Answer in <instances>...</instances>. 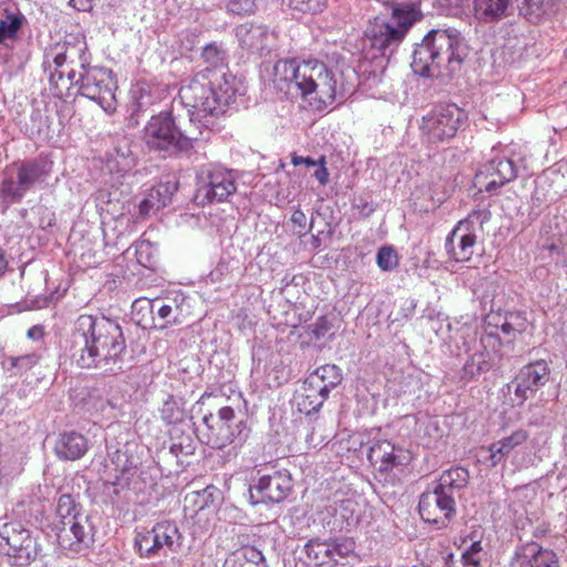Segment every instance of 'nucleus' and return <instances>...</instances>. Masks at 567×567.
Listing matches in <instances>:
<instances>
[{
	"mask_svg": "<svg viewBox=\"0 0 567 567\" xmlns=\"http://www.w3.org/2000/svg\"><path fill=\"white\" fill-rule=\"evenodd\" d=\"M202 56L207 66L179 89L178 96L190 117L195 112L218 116L240 93L241 83L228 72L226 52L217 43L205 45Z\"/></svg>",
	"mask_w": 567,
	"mask_h": 567,
	"instance_id": "nucleus-1",
	"label": "nucleus"
},
{
	"mask_svg": "<svg viewBox=\"0 0 567 567\" xmlns=\"http://www.w3.org/2000/svg\"><path fill=\"white\" fill-rule=\"evenodd\" d=\"M126 342L122 327L101 315H81L71 334L70 357L82 369L114 371L122 362Z\"/></svg>",
	"mask_w": 567,
	"mask_h": 567,
	"instance_id": "nucleus-2",
	"label": "nucleus"
},
{
	"mask_svg": "<svg viewBox=\"0 0 567 567\" xmlns=\"http://www.w3.org/2000/svg\"><path fill=\"white\" fill-rule=\"evenodd\" d=\"M274 83L281 91H290L293 86L302 99L315 102L319 110L343 101L353 90L342 71L318 60H279L274 65Z\"/></svg>",
	"mask_w": 567,
	"mask_h": 567,
	"instance_id": "nucleus-3",
	"label": "nucleus"
},
{
	"mask_svg": "<svg viewBox=\"0 0 567 567\" xmlns=\"http://www.w3.org/2000/svg\"><path fill=\"white\" fill-rule=\"evenodd\" d=\"M467 54L468 47L458 30H432L414 49L411 66L424 78L451 76L461 70Z\"/></svg>",
	"mask_w": 567,
	"mask_h": 567,
	"instance_id": "nucleus-4",
	"label": "nucleus"
},
{
	"mask_svg": "<svg viewBox=\"0 0 567 567\" xmlns=\"http://www.w3.org/2000/svg\"><path fill=\"white\" fill-rule=\"evenodd\" d=\"M52 162L44 157L14 162L0 174V206L3 210L20 204L24 196L44 184L51 175Z\"/></svg>",
	"mask_w": 567,
	"mask_h": 567,
	"instance_id": "nucleus-5",
	"label": "nucleus"
},
{
	"mask_svg": "<svg viewBox=\"0 0 567 567\" xmlns=\"http://www.w3.org/2000/svg\"><path fill=\"white\" fill-rule=\"evenodd\" d=\"M197 140L192 132L176 123L172 111H163L153 115L144 127V141L150 150L163 153L164 156L177 155L193 147Z\"/></svg>",
	"mask_w": 567,
	"mask_h": 567,
	"instance_id": "nucleus-6",
	"label": "nucleus"
},
{
	"mask_svg": "<svg viewBox=\"0 0 567 567\" xmlns=\"http://www.w3.org/2000/svg\"><path fill=\"white\" fill-rule=\"evenodd\" d=\"M66 82L79 85L80 94L96 102L105 112L115 111L117 82L111 69L90 66L79 72L76 78V70L71 68L68 70Z\"/></svg>",
	"mask_w": 567,
	"mask_h": 567,
	"instance_id": "nucleus-7",
	"label": "nucleus"
},
{
	"mask_svg": "<svg viewBox=\"0 0 567 567\" xmlns=\"http://www.w3.org/2000/svg\"><path fill=\"white\" fill-rule=\"evenodd\" d=\"M198 432L199 440L214 449L241 444L248 436L246 422L238 420L230 406L219 409L216 415H204Z\"/></svg>",
	"mask_w": 567,
	"mask_h": 567,
	"instance_id": "nucleus-8",
	"label": "nucleus"
},
{
	"mask_svg": "<svg viewBox=\"0 0 567 567\" xmlns=\"http://www.w3.org/2000/svg\"><path fill=\"white\" fill-rule=\"evenodd\" d=\"M499 319V316L487 317V328L478 341L475 334H467V338L464 339V350L466 353H471L463 367L464 378L474 379L493 368L494 355L499 350L502 341L498 334L488 328L492 326L497 328Z\"/></svg>",
	"mask_w": 567,
	"mask_h": 567,
	"instance_id": "nucleus-9",
	"label": "nucleus"
},
{
	"mask_svg": "<svg viewBox=\"0 0 567 567\" xmlns=\"http://www.w3.org/2000/svg\"><path fill=\"white\" fill-rule=\"evenodd\" d=\"M467 116L456 104H442L422 117L420 125L423 143L436 146L452 140Z\"/></svg>",
	"mask_w": 567,
	"mask_h": 567,
	"instance_id": "nucleus-10",
	"label": "nucleus"
},
{
	"mask_svg": "<svg viewBox=\"0 0 567 567\" xmlns=\"http://www.w3.org/2000/svg\"><path fill=\"white\" fill-rule=\"evenodd\" d=\"M238 175L219 165L202 166L197 173L196 200L200 204L225 203L237 190Z\"/></svg>",
	"mask_w": 567,
	"mask_h": 567,
	"instance_id": "nucleus-11",
	"label": "nucleus"
},
{
	"mask_svg": "<svg viewBox=\"0 0 567 567\" xmlns=\"http://www.w3.org/2000/svg\"><path fill=\"white\" fill-rule=\"evenodd\" d=\"M91 62V54L84 37L75 38L73 42L65 41L62 45L58 44L45 53L44 64L49 68L54 66L50 72L49 81L51 85L59 86L60 82H64V74L66 71L62 70L64 66L75 69L79 65L80 72L89 69Z\"/></svg>",
	"mask_w": 567,
	"mask_h": 567,
	"instance_id": "nucleus-12",
	"label": "nucleus"
},
{
	"mask_svg": "<svg viewBox=\"0 0 567 567\" xmlns=\"http://www.w3.org/2000/svg\"><path fill=\"white\" fill-rule=\"evenodd\" d=\"M0 538L8 546L7 555L17 566H28L37 559L41 546L32 532L17 522L6 523L0 528Z\"/></svg>",
	"mask_w": 567,
	"mask_h": 567,
	"instance_id": "nucleus-13",
	"label": "nucleus"
},
{
	"mask_svg": "<svg viewBox=\"0 0 567 567\" xmlns=\"http://www.w3.org/2000/svg\"><path fill=\"white\" fill-rule=\"evenodd\" d=\"M550 364L551 361L538 359L518 370L512 382L517 405H523L551 380Z\"/></svg>",
	"mask_w": 567,
	"mask_h": 567,
	"instance_id": "nucleus-14",
	"label": "nucleus"
},
{
	"mask_svg": "<svg viewBox=\"0 0 567 567\" xmlns=\"http://www.w3.org/2000/svg\"><path fill=\"white\" fill-rule=\"evenodd\" d=\"M55 527L59 546L71 554L87 549L93 540V526L84 514L56 524Z\"/></svg>",
	"mask_w": 567,
	"mask_h": 567,
	"instance_id": "nucleus-15",
	"label": "nucleus"
},
{
	"mask_svg": "<svg viewBox=\"0 0 567 567\" xmlns=\"http://www.w3.org/2000/svg\"><path fill=\"white\" fill-rule=\"evenodd\" d=\"M292 489V478L288 471H276L262 475L257 484L249 488V501L252 505L259 503H280Z\"/></svg>",
	"mask_w": 567,
	"mask_h": 567,
	"instance_id": "nucleus-16",
	"label": "nucleus"
},
{
	"mask_svg": "<svg viewBox=\"0 0 567 567\" xmlns=\"http://www.w3.org/2000/svg\"><path fill=\"white\" fill-rule=\"evenodd\" d=\"M419 513L425 523L443 528L456 514V502L436 488L420 496Z\"/></svg>",
	"mask_w": 567,
	"mask_h": 567,
	"instance_id": "nucleus-17",
	"label": "nucleus"
},
{
	"mask_svg": "<svg viewBox=\"0 0 567 567\" xmlns=\"http://www.w3.org/2000/svg\"><path fill=\"white\" fill-rule=\"evenodd\" d=\"M370 463L378 468L379 476L384 481L391 471L408 465L412 456L409 451L395 446L388 440H379L368 447L367 452Z\"/></svg>",
	"mask_w": 567,
	"mask_h": 567,
	"instance_id": "nucleus-18",
	"label": "nucleus"
},
{
	"mask_svg": "<svg viewBox=\"0 0 567 567\" xmlns=\"http://www.w3.org/2000/svg\"><path fill=\"white\" fill-rule=\"evenodd\" d=\"M517 169L514 162L507 157L491 159L483 169L475 175V186L481 192L495 194L505 184L514 181Z\"/></svg>",
	"mask_w": 567,
	"mask_h": 567,
	"instance_id": "nucleus-19",
	"label": "nucleus"
},
{
	"mask_svg": "<svg viewBox=\"0 0 567 567\" xmlns=\"http://www.w3.org/2000/svg\"><path fill=\"white\" fill-rule=\"evenodd\" d=\"M364 37L365 45L382 56H391L404 40L393 23L380 17L369 23Z\"/></svg>",
	"mask_w": 567,
	"mask_h": 567,
	"instance_id": "nucleus-20",
	"label": "nucleus"
},
{
	"mask_svg": "<svg viewBox=\"0 0 567 567\" xmlns=\"http://www.w3.org/2000/svg\"><path fill=\"white\" fill-rule=\"evenodd\" d=\"M145 306L152 313L153 327L157 329L182 324L186 319L185 297L182 293H177L173 298L145 300Z\"/></svg>",
	"mask_w": 567,
	"mask_h": 567,
	"instance_id": "nucleus-21",
	"label": "nucleus"
},
{
	"mask_svg": "<svg viewBox=\"0 0 567 567\" xmlns=\"http://www.w3.org/2000/svg\"><path fill=\"white\" fill-rule=\"evenodd\" d=\"M512 567H560L557 554L545 548L536 542H527L517 546L512 561Z\"/></svg>",
	"mask_w": 567,
	"mask_h": 567,
	"instance_id": "nucleus-22",
	"label": "nucleus"
},
{
	"mask_svg": "<svg viewBox=\"0 0 567 567\" xmlns=\"http://www.w3.org/2000/svg\"><path fill=\"white\" fill-rule=\"evenodd\" d=\"M477 244L475 229L466 228L464 223H457L445 240V250L451 259L456 262L468 261Z\"/></svg>",
	"mask_w": 567,
	"mask_h": 567,
	"instance_id": "nucleus-23",
	"label": "nucleus"
},
{
	"mask_svg": "<svg viewBox=\"0 0 567 567\" xmlns=\"http://www.w3.org/2000/svg\"><path fill=\"white\" fill-rule=\"evenodd\" d=\"M385 4L391 10L390 22L394 24L395 30L404 39L410 29L423 18V13L416 2L390 0Z\"/></svg>",
	"mask_w": 567,
	"mask_h": 567,
	"instance_id": "nucleus-24",
	"label": "nucleus"
},
{
	"mask_svg": "<svg viewBox=\"0 0 567 567\" xmlns=\"http://www.w3.org/2000/svg\"><path fill=\"white\" fill-rule=\"evenodd\" d=\"M470 482V473L465 467L455 466L444 471L434 488L441 494H446L456 502L461 497Z\"/></svg>",
	"mask_w": 567,
	"mask_h": 567,
	"instance_id": "nucleus-25",
	"label": "nucleus"
},
{
	"mask_svg": "<svg viewBox=\"0 0 567 567\" xmlns=\"http://www.w3.org/2000/svg\"><path fill=\"white\" fill-rule=\"evenodd\" d=\"M87 440L80 433L71 431L59 435L54 452L60 460L75 461L87 451Z\"/></svg>",
	"mask_w": 567,
	"mask_h": 567,
	"instance_id": "nucleus-26",
	"label": "nucleus"
},
{
	"mask_svg": "<svg viewBox=\"0 0 567 567\" xmlns=\"http://www.w3.org/2000/svg\"><path fill=\"white\" fill-rule=\"evenodd\" d=\"M236 37L240 47L251 53H262L269 49V33L262 25L241 24L236 29Z\"/></svg>",
	"mask_w": 567,
	"mask_h": 567,
	"instance_id": "nucleus-27",
	"label": "nucleus"
},
{
	"mask_svg": "<svg viewBox=\"0 0 567 567\" xmlns=\"http://www.w3.org/2000/svg\"><path fill=\"white\" fill-rule=\"evenodd\" d=\"M513 0H474V17L483 23H494L507 18Z\"/></svg>",
	"mask_w": 567,
	"mask_h": 567,
	"instance_id": "nucleus-28",
	"label": "nucleus"
},
{
	"mask_svg": "<svg viewBox=\"0 0 567 567\" xmlns=\"http://www.w3.org/2000/svg\"><path fill=\"white\" fill-rule=\"evenodd\" d=\"M327 399L328 395L322 393L317 383L306 379L296 392L295 403L299 412L309 415L318 412Z\"/></svg>",
	"mask_w": 567,
	"mask_h": 567,
	"instance_id": "nucleus-29",
	"label": "nucleus"
},
{
	"mask_svg": "<svg viewBox=\"0 0 567 567\" xmlns=\"http://www.w3.org/2000/svg\"><path fill=\"white\" fill-rule=\"evenodd\" d=\"M333 529L348 530L358 525L361 515L360 504L354 498H343L332 509Z\"/></svg>",
	"mask_w": 567,
	"mask_h": 567,
	"instance_id": "nucleus-30",
	"label": "nucleus"
},
{
	"mask_svg": "<svg viewBox=\"0 0 567 567\" xmlns=\"http://www.w3.org/2000/svg\"><path fill=\"white\" fill-rule=\"evenodd\" d=\"M155 532L156 540L161 542V550L163 556L168 553H177L183 546L184 537L174 520H162L157 522L153 526Z\"/></svg>",
	"mask_w": 567,
	"mask_h": 567,
	"instance_id": "nucleus-31",
	"label": "nucleus"
},
{
	"mask_svg": "<svg viewBox=\"0 0 567 567\" xmlns=\"http://www.w3.org/2000/svg\"><path fill=\"white\" fill-rule=\"evenodd\" d=\"M175 190L176 186L171 183H161L152 187L140 203L141 213L148 214L166 207L171 203Z\"/></svg>",
	"mask_w": 567,
	"mask_h": 567,
	"instance_id": "nucleus-32",
	"label": "nucleus"
},
{
	"mask_svg": "<svg viewBox=\"0 0 567 567\" xmlns=\"http://www.w3.org/2000/svg\"><path fill=\"white\" fill-rule=\"evenodd\" d=\"M136 165V158L128 144L120 145L110 153L105 161V169L117 176H125L131 173Z\"/></svg>",
	"mask_w": 567,
	"mask_h": 567,
	"instance_id": "nucleus-33",
	"label": "nucleus"
},
{
	"mask_svg": "<svg viewBox=\"0 0 567 567\" xmlns=\"http://www.w3.org/2000/svg\"><path fill=\"white\" fill-rule=\"evenodd\" d=\"M153 527L136 529L134 532V550L143 559H153L163 555L159 543L156 540Z\"/></svg>",
	"mask_w": 567,
	"mask_h": 567,
	"instance_id": "nucleus-34",
	"label": "nucleus"
},
{
	"mask_svg": "<svg viewBox=\"0 0 567 567\" xmlns=\"http://www.w3.org/2000/svg\"><path fill=\"white\" fill-rule=\"evenodd\" d=\"M307 379L317 383L322 393L329 396L331 390L341 384L343 375L336 364H324L317 368Z\"/></svg>",
	"mask_w": 567,
	"mask_h": 567,
	"instance_id": "nucleus-35",
	"label": "nucleus"
},
{
	"mask_svg": "<svg viewBox=\"0 0 567 567\" xmlns=\"http://www.w3.org/2000/svg\"><path fill=\"white\" fill-rule=\"evenodd\" d=\"M528 432L519 429L514 431L511 435L493 443L489 446L491 463L493 466L497 465L503 457L507 456L515 447L522 445L528 439Z\"/></svg>",
	"mask_w": 567,
	"mask_h": 567,
	"instance_id": "nucleus-36",
	"label": "nucleus"
},
{
	"mask_svg": "<svg viewBox=\"0 0 567 567\" xmlns=\"http://www.w3.org/2000/svg\"><path fill=\"white\" fill-rule=\"evenodd\" d=\"M330 542L310 539L305 545V553L310 564L316 567L329 566L333 563V554Z\"/></svg>",
	"mask_w": 567,
	"mask_h": 567,
	"instance_id": "nucleus-37",
	"label": "nucleus"
},
{
	"mask_svg": "<svg viewBox=\"0 0 567 567\" xmlns=\"http://www.w3.org/2000/svg\"><path fill=\"white\" fill-rule=\"evenodd\" d=\"M81 506L76 504L75 499L70 494H62L58 498L55 516L58 518L56 524L63 523L69 519L82 515Z\"/></svg>",
	"mask_w": 567,
	"mask_h": 567,
	"instance_id": "nucleus-38",
	"label": "nucleus"
},
{
	"mask_svg": "<svg viewBox=\"0 0 567 567\" xmlns=\"http://www.w3.org/2000/svg\"><path fill=\"white\" fill-rule=\"evenodd\" d=\"M169 447V453L177 458L179 464H183V457L190 456L196 451V442L190 434H181L174 436Z\"/></svg>",
	"mask_w": 567,
	"mask_h": 567,
	"instance_id": "nucleus-39",
	"label": "nucleus"
},
{
	"mask_svg": "<svg viewBox=\"0 0 567 567\" xmlns=\"http://www.w3.org/2000/svg\"><path fill=\"white\" fill-rule=\"evenodd\" d=\"M547 0H517L519 14L527 21L536 23L545 14Z\"/></svg>",
	"mask_w": 567,
	"mask_h": 567,
	"instance_id": "nucleus-40",
	"label": "nucleus"
},
{
	"mask_svg": "<svg viewBox=\"0 0 567 567\" xmlns=\"http://www.w3.org/2000/svg\"><path fill=\"white\" fill-rule=\"evenodd\" d=\"M162 420L167 424H176L184 420L185 412L174 398H168L161 409Z\"/></svg>",
	"mask_w": 567,
	"mask_h": 567,
	"instance_id": "nucleus-41",
	"label": "nucleus"
},
{
	"mask_svg": "<svg viewBox=\"0 0 567 567\" xmlns=\"http://www.w3.org/2000/svg\"><path fill=\"white\" fill-rule=\"evenodd\" d=\"M528 327L527 319L520 312H509L505 316L499 328L505 334L522 333Z\"/></svg>",
	"mask_w": 567,
	"mask_h": 567,
	"instance_id": "nucleus-42",
	"label": "nucleus"
},
{
	"mask_svg": "<svg viewBox=\"0 0 567 567\" xmlns=\"http://www.w3.org/2000/svg\"><path fill=\"white\" fill-rule=\"evenodd\" d=\"M38 361L39 357L35 353L10 357L8 359V371L12 372L13 374L22 373L34 367Z\"/></svg>",
	"mask_w": 567,
	"mask_h": 567,
	"instance_id": "nucleus-43",
	"label": "nucleus"
},
{
	"mask_svg": "<svg viewBox=\"0 0 567 567\" xmlns=\"http://www.w3.org/2000/svg\"><path fill=\"white\" fill-rule=\"evenodd\" d=\"M282 3L301 13L321 12L326 7L324 0H282Z\"/></svg>",
	"mask_w": 567,
	"mask_h": 567,
	"instance_id": "nucleus-44",
	"label": "nucleus"
},
{
	"mask_svg": "<svg viewBox=\"0 0 567 567\" xmlns=\"http://www.w3.org/2000/svg\"><path fill=\"white\" fill-rule=\"evenodd\" d=\"M377 265L383 271H391L399 265V256L391 246H383L378 250Z\"/></svg>",
	"mask_w": 567,
	"mask_h": 567,
	"instance_id": "nucleus-45",
	"label": "nucleus"
},
{
	"mask_svg": "<svg viewBox=\"0 0 567 567\" xmlns=\"http://www.w3.org/2000/svg\"><path fill=\"white\" fill-rule=\"evenodd\" d=\"M228 13L249 16L256 12V0H223Z\"/></svg>",
	"mask_w": 567,
	"mask_h": 567,
	"instance_id": "nucleus-46",
	"label": "nucleus"
},
{
	"mask_svg": "<svg viewBox=\"0 0 567 567\" xmlns=\"http://www.w3.org/2000/svg\"><path fill=\"white\" fill-rule=\"evenodd\" d=\"M309 328L316 340L331 338L334 333L331 321L324 316L319 317Z\"/></svg>",
	"mask_w": 567,
	"mask_h": 567,
	"instance_id": "nucleus-47",
	"label": "nucleus"
},
{
	"mask_svg": "<svg viewBox=\"0 0 567 567\" xmlns=\"http://www.w3.org/2000/svg\"><path fill=\"white\" fill-rule=\"evenodd\" d=\"M491 219V213L487 209H474L472 210L466 218L460 220L458 223H464L466 228L475 229V225H478L481 229L483 226L488 223Z\"/></svg>",
	"mask_w": 567,
	"mask_h": 567,
	"instance_id": "nucleus-48",
	"label": "nucleus"
},
{
	"mask_svg": "<svg viewBox=\"0 0 567 567\" xmlns=\"http://www.w3.org/2000/svg\"><path fill=\"white\" fill-rule=\"evenodd\" d=\"M128 486V478L126 473L123 471L120 476H116L114 481H104V491L115 496Z\"/></svg>",
	"mask_w": 567,
	"mask_h": 567,
	"instance_id": "nucleus-49",
	"label": "nucleus"
},
{
	"mask_svg": "<svg viewBox=\"0 0 567 567\" xmlns=\"http://www.w3.org/2000/svg\"><path fill=\"white\" fill-rule=\"evenodd\" d=\"M330 548L333 554V563H338L339 558H343L353 551V543L350 540L330 542Z\"/></svg>",
	"mask_w": 567,
	"mask_h": 567,
	"instance_id": "nucleus-50",
	"label": "nucleus"
},
{
	"mask_svg": "<svg viewBox=\"0 0 567 567\" xmlns=\"http://www.w3.org/2000/svg\"><path fill=\"white\" fill-rule=\"evenodd\" d=\"M290 221L292 223L293 227L297 228V233L299 235H305L307 231L311 230L312 223L310 224L309 228L307 229V216L306 214L299 208H295Z\"/></svg>",
	"mask_w": 567,
	"mask_h": 567,
	"instance_id": "nucleus-51",
	"label": "nucleus"
},
{
	"mask_svg": "<svg viewBox=\"0 0 567 567\" xmlns=\"http://www.w3.org/2000/svg\"><path fill=\"white\" fill-rule=\"evenodd\" d=\"M20 28V21L14 18L9 23L2 21L0 22V43H2L6 39L14 38L18 30Z\"/></svg>",
	"mask_w": 567,
	"mask_h": 567,
	"instance_id": "nucleus-52",
	"label": "nucleus"
},
{
	"mask_svg": "<svg viewBox=\"0 0 567 567\" xmlns=\"http://www.w3.org/2000/svg\"><path fill=\"white\" fill-rule=\"evenodd\" d=\"M446 567H480L478 560L474 558H465L461 555L458 559H454L453 555H450L445 561Z\"/></svg>",
	"mask_w": 567,
	"mask_h": 567,
	"instance_id": "nucleus-53",
	"label": "nucleus"
},
{
	"mask_svg": "<svg viewBox=\"0 0 567 567\" xmlns=\"http://www.w3.org/2000/svg\"><path fill=\"white\" fill-rule=\"evenodd\" d=\"M313 176L319 182L320 185L324 186L329 183V172L326 167V158L321 156L317 162V168L313 172Z\"/></svg>",
	"mask_w": 567,
	"mask_h": 567,
	"instance_id": "nucleus-54",
	"label": "nucleus"
},
{
	"mask_svg": "<svg viewBox=\"0 0 567 567\" xmlns=\"http://www.w3.org/2000/svg\"><path fill=\"white\" fill-rule=\"evenodd\" d=\"M150 250H151V245H150V243H146V241L141 243L136 247L137 261L145 267H151Z\"/></svg>",
	"mask_w": 567,
	"mask_h": 567,
	"instance_id": "nucleus-55",
	"label": "nucleus"
},
{
	"mask_svg": "<svg viewBox=\"0 0 567 567\" xmlns=\"http://www.w3.org/2000/svg\"><path fill=\"white\" fill-rule=\"evenodd\" d=\"M153 103L150 93L145 90H140V95L136 97V111H145Z\"/></svg>",
	"mask_w": 567,
	"mask_h": 567,
	"instance_id": "nucleus-56",
	"label": "nucleus"
},
{
	"mask_svg": "<svg viewBox=\"0 0 567 567\" xmlns=\"http://www.w3.org/2000/svg\"><path fill=\"white\" fill-rule=\"evenodd\" d=\"M482 551V546H481V542H473L470 546V548H467L466 550H464L462 553V556L465 557V558H474V560H478L480 561V553Z\"/></svg>",
	"mask_w": 567,
	"mask_h": 567,
	"instance_id": "nucleus-57",
	"label": "nucleus"
},
{
	"mask_svg": "<svg viewBox=\"0 0 567 567\" xmlns=\"http://www.w3.org/2000/svg\"><path fill=\"white\" fill-rule=\"evenodd\" d=\"M70 4L78 11H90L93 8V0H70Z\"/></svg>",
	"mask_w": 567,
	"mask_h": 567,
	"instance_id": "nucleus-58",
	"label": "nucleus"
},
{
	"mask_svg": "<svg viewBox=\"0 0 567 567\" xmlns=\"http://www.w3.org/2000/svg\"><path fill=\"white\" fill-rule=\"evenodd\" d=\"M291 162L295 166H298L300 164H305L308 167L317 166V161L312 159L311 157L293 156Z\"/></svg>",
	"mask_w": 567,
	"mask_h": 567,
	"instance_id": "nucleus-59",
	"label": "nucleus"
},
{
	"mask_svg": "<svg viewBox=\"0 0 567 567\" xmlns=\"http://www.w3.org/2000/svg\"><path fill=\"white\" fill-rule=\"evenodd\" d=\"M248 553L250 554V559L255 560V563L250 564L249 567L251 565L266 566L265 558H264L262 554L259 550H256L255 548H250L248 550Z\"/></svg>",
	"mask_w": 567,
	"mask_h": 567,
	"instance_id": "nucleus-60",
	"label": "nucleus"
},
{
	"mask_svg": "<svg viewBox=\"0 0 567 567\" xmlns=\"http://www.w3.org/2000/svg\"><path fill=\"white\" fill-rule=\"evenodd\" d=\"M546 533H547V528H546V527H544V526H538V527L534 530L533 535H534V537H543V536H545V535H546Z\"/></svg>",
	"mask_w": 567,
	"mask_h": 567,
	"instance_id": "nucleus-61",
	"label": "nucleus"
},
{
	"mask_svg": "<svg viewBox=\"0 0 567 567\" xmlns=\"http://www.w3.org/2000/svg\"><path fill=\"white\" fill-rule=\"evenodd\" d=\"M66 80H68V71H66V72H65V74H64V82H60V84H59V86H58L59 92H62V89H60V86H65V89H69V87L71 86V85H70V83H69V82H66ZM53 86L56 89V86H55V85H53Z\"/></svg>",
	"mask_w": 567,
	"mask_h": 567,
	"instance_id": "nucleus-62",
	"label": "nucleus"
},
{
	"mask_svg": "<svg viewBox=\"0 0 567 567\" xmlns=\"http://www.w3.org/2000/svg\"><path fill=\"white\" fill-rule=\"evenodd\" d=\"M358 443L360 449L363 446V436L361 434L358 435V437H355L353 440V444Z\"/></svg>",
	"mask_w": 567,
	"mask_h": 567,
	"instance_id": "nucleus-63",
	"label": "nucleus"
},
{
	"mask_svg": "<svg viewBox=\"0 0 567 567\" xmlns=\"http://www.w3.org/2000/svg\"><path fill=\"white\" fill-rule=\"evenodd\" d=\"M35 333H37L35 328H31V329H29V331H28V336H29L30 338H34V334H35Z\"/></svg>",
	"mask_w": 567,
	"mask_h": 567,
	"instance_id": "nucleus-64",
	"label": "nucleus"
}]
</instances>
